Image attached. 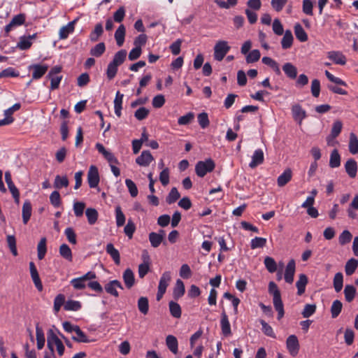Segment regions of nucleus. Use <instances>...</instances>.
Masks as SVG:
<instances>
[{"label":"nucleus","mask_w":358,"mask_h":358,"mask_svg":"<svg viewBox=\"0 0 358 358\" xmlns=\"http://www.w3.org/2000/svg\"><path fill=\"white\" fill-rule=\"evenodd\" d=\"M197 119L199 124L202 129H205L208 127L210 122L208 114L206 113H201L199 114Z\"/></svg>","instance_id":"774afa93"},{"label":"nucleus","mask_w":358,"mask_h":358,"mask_svg":"<svg viewBox=\"0 0 358 358\" xmlns=\"http://www.w3.org/2000/svg\"><path fill=\"white\" fill-rule=\"evenodd\" d=\"M29 70H33L32 78L34 80L42 78L48 69V66L46 64H32L29 66Z\"/></svg>","instance_id":"6e6552de"},{"label":"nucleus","mask_w":358,"mask_h":358,"mask_svg":"<svg viewBox=\"0 0 358 358\" xmlns=\"http://www.w3.org/2000/svg\"><path fill=\"white\" fill-rule=\"evenodd\" d=\"M171 280L170 271H165L159 280L158 289L166 292L167 287Z\"/></svg>","instance_id":"a878e982"},{"label":"nucleus","mask_w":358,"mask_h":358,"mask_svg":"<svg viewBox=\"0 0 358 358\" xmlns=\"http://www.w3.org/2000/svg\"><path fill=\"white\" fill-rule=\"evenodd\" d=\"M220 326L224 336H229L231 334L230 323L224 310L222 311L221 315Z\"/></svg>","instance_id":"ddd939ff"},{"label":"nucleus","mask_w":358,"mask_h":358,"mask_svg":"<svg viewBox=\"0 0 358 358\" xmlns=\"http://www.w3.org/2000/svg\"><path fill=\"white\" fill-rule=\"evenodd\" d=\"M282 70L288 78L291 79H295L296 78L297 69L292 63H285L282 66Z\"/></svg>","instance_id":"393cba45"},{"label":"nucleus","mask_w":358,"mask_h":358,"mask_svg":"<svg viewBox=\"0 0 358 358\" xmlns=\"http://www.w3.org/2000/svg\"><path fill=\"white\" fill-rule=\"evenodd\" d=\"M122 278L127 288L131 289L135 283V278L133 271L130 268H127L123 273Z\"/></svg>","instance_id":"a211bd4d"},{"label":"nucleus","mask_w":358,"mask_h":358,"mask_svg":"<svg viewBox=\"0 0 358 358\" xmlns=\"http://www.w3.org/2000/svg\"><path fill=\"white\" fill-rule=\"evenodd\" d=\"M264 264L269 273H273L277 271V264L273 257H266Z\"/></svg>","instance_id":"c03bdc74"},{"label":"nucleus","mask_w":358,"mask_h":358,"mask_svg":"<svg viewBox=\"0 0 358 358\" xmlns=\"http://www.w3.org/2000/svg\"><path fill=\"white\" fill-rule=\"evenodd\" d=\"M64 234L66 236L68 241L73 245L77 243L76 234L71 227H68L64 231Z\"/></svg>","instance_id":"0e129e2a"},{"label":"nucleus","mask_w":358,"mask_h":358,"mask_svg":"<svg viewBox=\"0 0 358 358\" xmlns=\"http://www.w3.org/2000/svg\"><path fill=\"white\" fill-rule=\"evenodd\" d=\"M343 124L340 120H336L334 122L331 128V134L327 138V143H329V138H336L342 130Z\"/></svg>","instance_id":"bb28decb"},{"label":"nucleus","mask_w":358,"mask_h":358,"mask_svg":"<svg viewBox=\"0 0 358 358\" xmlns=\"http://www.w3.org/2000/svg\"><path fill=\"white\" fill-rule=\"evenodd\" d=\"M69 186V180L66 176H56L54 181V187L56 189H61L62 187H66Z\"/></svg>","instance_id":"a18cd8bd"},{"label":"nucleus","mask_w":358,"mask_h":358,"mask_svg":"<svg viewBox=\"0 0 358 358\" xmlns=\"http://www.w3.org/2000/svg\"><path fill=\"white\" fill-rule=\"evenodd\" d=\"M106 252L111 257L116 265L120 264V255L119 251L115 248L112 243H108L106 248Z\"/></svg>","instance_id":"6ab92c4d"},{"label":"nucleus","mask_w":358,"mask_h":358,"mask_svg":"<svg viewBox=\"0 0 358 358\" xmlns=\"http://www.w3.org/2000/svg\"><path fill=\"white\" fill-rule=\"evenodd\" d=\"M126 57L127 51L125 50H120L115 54L110 63L119 66L124 62Z\"/></svg>","instance_id":"72a5a7b5"},{"label":"nucleus","mask_w":358,"mask_h":358,"mask_svg":"<svg viewBox=\"0 0 358 358\" xmlns=\"http://www.w3.org/2000/svg\"><path fill=\"white\" fill-rule=\"evenodd\" d=\"M36 336L37 341V348L38 350L42 349L45 345V336L43 331L41 327H39L38 324L36 326Z\"/></svg>","instance_id":"c756f323"},{"label":"nucleus","mask_w":358,"mask_h":358,"mask_svg":"<svg viewBox=\"0 0 358 358\" xmlns=\"http://www.w3.org/2000/svg\"><path fill=\"white\" fill-rule=\"evenodd\" d=\"M294 34L296 38L301 42H306L308 40V35L300 24H296L294 26Z\"/></svg>","instance_id":"2f4dec72"},{"label":"nucleus","mask_w":358,"mask_h":358,"mask_svg":"<svg viewBox=\"0 0 358 358\" xmlns=\"http://www.w3.org/2000/svg\"><path fill=\"white\" fill-rule=\"evenodd\" d=\"M123 97H124V94H121L119 91H117L115 94V99H114L115 113L119 117L122 115L121 110L122 108V105Z\"/></svg>","instance_id":"412c9836"},{"label":"nucleus","mask_w":358,"mask_h":358,"mask_svg":"<svg viewBox=\"0 0 358 358\" xmlns=\"http://www.w3.org/2000/svg\"><path fill=\"white\" fill-rule=\"evenodd\" d=\"M77 335V336H72V339L76 342L78 343H90L92 341V340H90L86 334L80 329V328L78 327V328H76V331L75 332Z\"/></svg>","instance_id":"8fccbe9b"},{"label":"nucleus","mask_w":358,"mask_h":358,"mask_svg":"<svg viewBox=\"0 0 358 358\" xmlns=\"http://www.w3.org/2000/svg\"><path fill=\"white\" fill-rule=\"evenodd\" d=\"M76 20H74L70 22H69L66 26H63L59 29V36L60 39H66L68 38L69 35L73 32L74 26L76 24Z\"/></svg>","instance_id":"dca6fc26"},{"label":"nucleus","mask_w":358,"mask_h":358,"mask_svg":"<svg viewBox=\"0 0 358 358\" xmlns=\"http://www.w3.org/2000/svg\"><path fill=\"white\" fill-rule=\"evenodd\" d=\"M60 255L69 262H72L73 256L71 248L67 244L63 243L59 247Z\"/></svg>","instance_id":"473e14b6"},{"label":"nucleus","mask_w":358,"mask_h":358,"mask_svg":"<svg viewBox=\"0 0 358 358\" xmlns=\"http://www.w3.org/2000/svg\"><path fill=\"white\" fill-rule=\"evenodd\" d=\"M268 292L273 295V306L278 312V319L280 320L285 314L284 306L281 299L280 292L277 285L273 281L268 284Z\"/></svg>","instance_id":"f257e3e1"},{"label":"nucleus","mask_w":358,"mask_h":358,"mask_svg":"<svg viewBox=\"0 0 358 358\" xmlns=\"http://www.w3.org/2000/svg\"><path fill=\"white\" fill-rule=\"evenodd\" d=\"M358 266V261L354 258L349 259L345 266V271L347 275H352Z\"/></svg>","instance_id":"7c9ffc66"},{"label":"nucleus","mask_w":358,"mask_h":358,"mask_svg":"<svg viewBox=\"0 0 358 358\" xmlns=\"http://www.w3.org/2000/svg\"><path fill=\"white\" fill-rule=\"evenodd\" d=\"M260 52L258 50H253L246 57L247 63H253L257 62L260 58Z\"/></svg>","instance_id":"338daca9"},{"label":"nucleus","mask_w":358,"mask_h":358,"mask_svg":"<svg viewBox=\"0 0 358 358\" xmlns=\"http://www.w3.org/2000/svg\"><path fill=\"white\" fill-rule=\"evenodd\" d=\"M118 66L112 63H109L106 69V76L108 80L113 79L117 72Z\"/></svg>","instance_id":"69168bd1"},{"label":"nucleus","mask_w":358,"mask_h":358,"mask_svg":"<svg viewBox=\"0 0 358 358\" xmlns=\"http://www.w3.org/2000/svg\"><path fill=\"white\" fill-rule=\"evenodd\" d=\"M32 207L29 201H24L22 206V221L27 224L31 216Z\"/></svg>","instance_id":"aec40b11"},{"label":"nucleus","mask_w":358,"mask_h":358,"mask_svg":"<svg viewBox=\"0 0 358 358\" xmlns=\"http://www.w3.org/2000/svg\"><path fill=\"white\" fill-rule=\"evenodd\" d=\"M32 41H30L29 38L25 36L20 37L19 42L17 44V48L22 50H28L31 48Z\"/></svg>","instance_id":"5fc2aeb1"},{"label":"nucleus","mask_w":358,"mask_h":358,"mask_svg":"<svg viewBox=\"0 0 358 358\" xmlns=\"http://www.w3.org/2000/svg\"><path fill=\"white\" fill-rule=\"evenodd\" d=\"M343 283V275L342 273H336L334 278V287L336 292L341 291Z\"/></svg>","instance_id":"3c124183"},{"label":"nucleus","mask_w":358,"mask_h":358,"mask_svg":"<svg viewBox=\"0 0 358 358\" xmlns=\"http://www.w3.org/2000/svg\"><path fill=\"white\" fill-rule=\"evenodd\" d=\"M81 308V303L78 301L69 300L64 304L66 310L77 311Z\"/></svg>","instance_id":"13d9d810"},{"label":"nucleus","mask_w":358,"mask_h":358,"mask_svg":"<svg viewBox=\"0 0 358 358\" xmlns=\"http://www.w3.org/2000/svg\"><path fill=\"white\" fill-rule=\"evenodd\" d=\"M99 174L96 166L92 165L87 173V182L90 187L95 188L99 183Z\"/></svg>","instance_id":"39448f33"},{"label":"nucleus","mask_w":358,"mask_h":358,"mask_svg":"<svg viewBox=\"0 0 358 358\" xmlns=\"http://www.w3.org/2000/svg\"><path fill=\"white\" fill-rule=\"evenodd\" d=\"M126 29L123 24L119 26L117 30L115 32V38L117 43V45L119 47H121L124 41Z\"/></svg>","instance_id":"5701e85b"},{"label":"nucleus","mask_w":358,"mask_h":358,"mask_svg":"<svg viewBox=\"0 0 358 358\" xmlns=\"http://www.w3.org/2000/svg\"><path fill=\"white\" fill-rule=\"evenodd\" d=\"M264 157L263 151L261 149H257L254 152L252 156V160L249 164V166L254 169L258 165L262 164L264 162Z\"/></svg>","instance_id":"f8f14e48"},{"label":"nucleus","mask_w":358,"mask_h":358,"mask_svg":"<svg viewBox=\"0 0 358 358\" xmlns=\"http://www.w3.org/2000/svg\"><path fill=\"white\" fill-rule=\"evenodd\" d=\"M169 310L171 315L175 317V318H180L181 317L182 311L180 306L175 302V301H170L169 303Z\"/></svg>","instance_id":"f704fd0d"},{"label":"nucleus","mask_w":358,"mask_h":358,"mask_svg":"<svg viewBox=\"0 0 358 358\" xmlns=\"http://www.w3.org/2000/svg\"><path fill=\"white\" fill-rule=\"evenodd\" d=\"M293 36L290 30H286L281 41V45L283 49L291 48L293 43Z\"/></svg>","instance_id":"cd10ccee"},{"label":"nucleus","mask_w":358,"mask_h":358,"mask_svg":"<svg viewBox=\"0 0 358 358\" xmlns=\"http://www.w3.org/2000/svg\"><path fill=\"white\" fill-rule=\"evenodd\" d=\"M345 169L350 178H355L357 172V162L354 159H349L345 164Z\"/></svg>","instance_id":"4468645a"},{"label":"nucleus","mask_w":358,"mask_h":358,"mask_svg":"<svg viewBox=\"0 0 358 358\" xmlns=\"http://www.w3.org/2000/svg\"><path fill=\"white\" fill-rule=\"evenodd\" d=\"M138 308L139 311L143 314L146 315L149 310V302L148 299L145 296H141L138 300Z\"/></svg>","instance_id":"58836bf2"},{"label":"nucleus","mask_w":358,"mask_h":358,"mask_svg":"<svg viewBox=\"0 0 358 358\" xmlns=\"http://www.w3.org/2000/svg\"><path fill=\"white\" fill-rule=\"evenodd\" d=\"M125 184L127 187L128 188L131 196L136 197L138 195V191L134 182L132 181L131 179H126Z\"/></svg>","instance_id":"bf43d9fd"},{"label":"nucleus","mask_w":358,"mask_h":358,"mask_svg":"<svg viewBox=\"0 0 358 358\" xmlns=\"http://www.w3.org/2000/svg\"><path fill=\"white\" fill-rule=\"evenodd\" d=\"M87 221L90 224L92 225L96 223L98 219V212L94 208H87L85 211Z\"/></svg>","instance_id":"09e8293b"},{"label":"nucleus","mask_w":358,"mask_h":358,"mask_svg":"<svg viewBox=\"0 0 358 358\" xmlns=\"http://www.w3.org/2000/svg\"><path fill=\"white\" fill-rule=\"evenodd\" d=\"M29 270L31 279L34 282V285L38 291L43 290V285L40 279L36 267L33 262H29Z\"/></svg>","instance_id":"1a4fd4ad"},{"label":"nucleus","mask_w":358,"mask_h":358,"mask_svg":"<svg viewBox=\"0 0 358 358\" xmlns=\"http://www.w3.org/2000/svg\"><path fill=\"white\" fill-rule=\"evenodd\" d=\"M104 289L108 294L115 297H118L117 289H123V286L119 280H113L106 284Z\"/></svg>","instance_id":"423d86ee"},{"label":"nucleus","mask_w":358,"mask_h":358,"mask_svg":"<svg viewBox=\"0 0 358 358\" xmlns=\"http://www.w3.org/2000/svg\"><path fill=\"white\" fill-rule=\"evenodd\" d=\"M341 165V156L338 151L335 149L334 150L330 155L329 166L331 168H337Z\"/></svg>","instance_id":"c9c22d12"},{"label":"nucleus","mask_w":358,"mask_h":358,"mask_svg":"<svg viewBox=\"0 0 358 358\" xmlns=\"http://www.w3.org/2000/svg\"><path fill=\"white\" fill-rule=\"evenodd\" d=\"M8 246L14 256L17 255V250L16 247V239L13 235H8L6 237Z\"/></svg>","instance_id":"6e6d98bb"},{"label":"nucleus","mask_w":358,"mask_h":358,"mask_svg":"<svg viewBox=\"0 0 358 358\" xmlns=\"http://www.w3.org/2000/svg\"><path fill=\"white\" fill-rule=\"evenodd\" d=\"M215 167V162L211 159L199 161L195 166V172L199 177H204L207 173L212 172Z\"/></svg>","instance_id":"f03ea898"},{"label":"nucleus","mask_w":358,"mask_h":358,"mask_svg":"<svg viewBox=\"0 0 358 358\" xmlns=\"http://www.w3.org/2000/svg\"><path fill=\"white\" fill-rule=\"evenodd\" d=\"M356 289L352 285H347L344 289V294L345 300L348 302H351L355 296Z\"/></svg>","instance_id":"864d4df0"},{"label":"nucleus","mask_w":358,"mask_h":358,"mask_svg":"<svg viewBox=\"0 0 358 358\" xmlns=\"http://www.w3.org/2000/svg\"><path fill=\"white\" fill-rule=\"evenodd\" d=\"M231 47L226 41H218L214 46V58L217 61H222L229 51Z\"/></svg>","instance_id":"7ed1b4c3"},{"label":"nucleus","mask_w":358,"mask_h":358,"mask_svg":"<svg viewBox=\"0 0 358 358\" xmlns=\"http://www.w3.org/2000/svg\"><path fill=\"white\" fill-rule=\"evenodd\" d=\"M166 344L170 351L173 354H176L178 352V343L177 338L174 336H167L166 338Z\"/></svg>","instance_id":"c85d7f7f"},{"label":"nucleus","mask_w":358,"mask_h":358,"mask_svg":"<svg viewBox=\"0 0 358 358\" xmlns=\"http://www.w3.org/2000/svg\"><path fill=\"white\" fill-rule=\"evenodd\" d=\"M343 304L339 300H335L331 306V314L332 318H336L341 313Z\"/></svg>","instance_id":"49530a36"},{"label":"nucleus","mask_w":358,"mask_h":358,"mask_svg":"<svg viewBox=\"0 0 358 358\" xmlns=\"http://www.w3.org/2000/svg\"><path fill=\"white\" fill-rule=\"evenodd\" d=\"M352 235L348 230H344L339 236L338 241L341 245H344L350 243L352 240Z\"/></svg>","instance_id":"052dcab7"},{"label":"nucleus","mask_w":358,"mask_h":358,"mask_svg":"<svg viewBox=\"0 0 358 358\" xmlns=\"http://www.w3.org/2000/svg\"><path fill=\"white\" fill-rule=\"evenodd\" d=\"M308 283V278L305 274H300L299 280L296 282L297 294L301 295L305 292L306 286Z\"/></svg>","instance_id":"b1692460"},{"label":"nucleus","mask_w":358,"mask_h":358,"mask_svg":"<svg viewBox=\"0 0 358 358\" xmlns=\"http://www.w3.org/2000/svg\"><path fill=\"white\" fill-rule=\"evenodd\" d=\"M262 62L264 64L271 66L277 75H280L281 71L279 68L278 64L275 60L268 57H264L262 58Z\"/></svg>","instance_id":"de8ad7c7"},{"label":"nucleus","mask_w":358,"mask_h":358,"mask_svg":"<svg viewBox=\"0 0 358 358\" xmlns=\"http://www.w3.org/2000/svg\"><path fill=\"white\" fill-rule=\"evenodd\" d=\"M136 226L132 220H129L127 224L125 225L124 228V234L128 236L129 238H131L133 237V234L135 232Z\"/></svg>","instance_id":"e2e57ef3"},{"label":"nucleus","mask_w":358,"mask_h":358,"mask_svg":"<svg viewBox=\"0 0 358 358\" xmlns=\"http://www.w3.org/2000/svg\"><path fill=\"white\" fill-rule=\"evenodd\" d=\"M164 238L161 234L156 232H151L149 234V241L153 248H157L162 243Z\"/></svg>","instance_id":"79ce46f5"},{"label":"nucleus","mask_w":358,"mask_h":358,"mask_svg":"<svg viewBox=\"0 0 358 358\" xmlns=\"http://www.w3.org/2000/svg\"><path fill=\"white\" fill-rule=\"evenodd\" d=\"M180 194L178 192L177 188L173 187L171 189L170 192L169 193V194L166 199V201L169 204L173 203L180 198Z\"/></svg>","instance_id":"4d7b16f0"},{"label":"nucleus","mask_w":358,"mask_h":358,"mask_svg":"<svg viewBox=\"0 0 358 358\" xmlns=\"http://www.w3.org/2000/svg\"><path fill=\"white\" fill-rule=\"evenodd\" d=\"M327 57L336 64L345 65L347 62L345 56L339 51H330L327 53Z\"/></svg>","instance_id":"9b49d317"},{"label":"nucleus","mask_w":358,"mask_h":358,"mask_svg":"<svg viewBox=\"0 0 358 358\" xmlns=\"http://www.w3.org/2000/svg\"><path fill=\"white\" fill-rule=\"evenodd\" d=\"M115 219L118 227L124 224L126 218L120 206L115 207Z\"/></svg>","instance_id":"603ef678"},{"label":"nucleus","mask_w":358,"mask_h":358,"mask_svg":"<svg viewBox=\"0 0 358 358\" xmlns=\"http://www.w3.org/2000/svg\"><path fill=\"white\" fill-rule=\"evenodd\" d=\"M286 345L288 352L292 357L298 355L300 346L299 340L295 335L288 336L286 341Z\"/></svg>","instance_id":"20e7f679"},{"label":"nucleus","mask_w":358,"mask_h":358,"mask_svg":"<svg viewBox=\"0 0 358 358\" xmlns=\"http://www.w3.org/2000/svg\"><path fill=\"white\" fill-rule=\"evenodd\" d=\"M103 29L101 23L96 24L94 31L90 35V39L92 42H96L99 40V37L102 35Z\"/></svg>","instance_id":"ea45409f"},{"label":"nucleus","mask_w":358,"mask_h":358,"mask_svg":"<svg viewBox=\"0 0 358 358\" xmlns=\"http://www.w3.org/2000/svg\"><path fill=\"white\" fill-rule=\"evenodd\" d=\"M292 112L294 119L299 121V124L306 117V112L301 108L299 104H294L292 106Z\"/></svg>","instance_id":"2eb2a0df"},{"label":"nucleus","mask_w":358,"mask_h":358,"mask_svg":"<svg viewBox=\"0 0 358 358\" xmlns=\"http://www.w3.org/2000/svg\"><path fill=\"white\" fill-rule=\"evenodd\" d=\"M349 151L352 155L358 152V138L354 133L350 134Z\"/></svg>","instance_id":"4c0bfd02"},{"label":"nucleus","mask_w":358,"mask_h":358,"mask_svg":"<svg viewBox=\"0 0 358 358\" xmlns=\"http://www.w3.org/2000/svg\"><path fill=\"white\" fill-rule=\"evenodd\" d=\"M296 270V263L294 259H290L287 263L284 274V278L286 282L292 284L294 281V276Z\"/></svg>","instance_id":"0eeeda50"},{"label":"nucleus","mask_w":358,"mask_h":358,"mask_svg":"<svg viewBox=\"0 0 358 358\" xmlns=\"http://www.w3.org/2000/svg\"><path fill=\"white\" fill-rule=\"evenodd\" d=\"M48 347L50 351L53 352V346L52 344H57L61 341V340L57 337V336L55 334L53 330L50 329L48 332Z\"/></svg>","instance_id":"a19ab883"},{"label":"nucleus","mask_w":358,"mask_h":358,"mask_svg":"<svg viewBox=\"0 0 358 358\" xmlns=\"http://www.w3.org/2000/svg\"><path fill=\"white\" fill-rule=\"evenodd\" d=\"M105 50V43L101 42L96 44L90 50V55L96 57H99L104 53Z\"/></svg>","instance_id":"37998d69"},{"label":"nucleus","mask_w":358,"mask_h":358,"mask_svg":"<svg viewBox=\"0 0 358 358\" xmlns=\"http://www.w3.org/2000/svg\"><path fill=\"white\" fill-rule=\"evenodd\" d=\"M185 292V289L183 282L181 280L178 279L173 292V298L176 300L178 299L184 295Z\"/></svg>","instance_id":"4be33fe9"},{"label":"nucleus","mask_w":358,"mask_h":358,"mask_svg":"<svg viewBox=\"0 0 358 358\" xmlns=\"http://www.w3.org/2000/svg\"><path fill=\"white\" fill-rule=\"evenodd\" d=\"M154 160L152 155L148 150H144L141 155L136 159V162L139 166H148Z\"/></svg>","instance_id":"9d476101"},{"label":"nucleus","mask_w":358,"mask_h":358,"mask_svg":"<svg viewBox=\"0 0 358 358\" xmlns=\"http://www.w3.org/2000/svg\"><path fill=\"white\" fill-rule=\"evenodd\" d=\"M37 255L38 259L41 260L45 257L47 252L46 238H42L37 245Z\"/></svg>","instance_id":"e433bc0d"},{"label":"nucleus","mask_w":358,"mask_h":358,"mask_svg":"<svg viewBox=\"0 0 358 358\" xmlns=\"http://www.w3.org/2000/svg\"><path fill=\"white\" fill-rule=\"evenodd\" d=\"M292 172L290 169H287L278 176L277 183L279 187H283L287 185L292 179Z\"/></svg>","instance_id":"f3484780"},{"label":"nucleus","mask_w":358,"mask_h":358,"mask_svg":"<svg viewBox=\"0 0 358 358\" xmlns=\"http://www.w3.org/2000/svg\"><path fill=\"white\" fill-rule=\"evenodd\" d=\"M266 239L262 237H255L252 239L250 246L252 249L261 248L266 245Z\"/></svg>","instance_id":"680f3d73"}]
</instances>
